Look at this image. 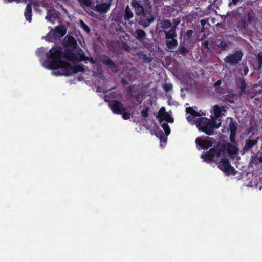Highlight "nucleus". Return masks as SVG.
I'll return each mask as SVG.
<instances>
[{"mask_svg": "<svg viewBox=\"0 0 262 262\" xmlns=\"http://www.w3.org/2000/svg\"><path fill=\"white\" fill-rule=\"evenodd\" d=\"M55 53L56 59H47V63L48 68L51 70H56L53 72L56 76L61 75L69 76L72 75V69L71 64L61 60V52H58Z\"/></svg>", "mask_w": 262, "mask_h": 262, "instance_id": "1", "label": "nucleus"}, {"mask_svg": "<svg viewBox=\"0 0 262 262\" xmlns=\"http://www.w3.org/2000/svg\"><path fill=\"white\" fill-rule=\"evenodd\" d=\"M58 52H61V60L62 58L67 59L68 61L72 62H76L78 60V56L73 53L72 50L67 49L64 52L61 48L59 47L54 46L50 49L49 52L46 54L47 59L54 58L56 59L55 53Z\"/></svg>", "mask_w": 262, "mask_h": 262, "instance_id": "2", "label": "nucleus"}, {"mask_svg": "<svg viewBox=\"0 0 262 262\" xmlns=\"http://www.w3.org/2000/svg\"><path fill=\"white\" fill-rule=\"evenodd\" d=\"M127 95L132 100L133 104L137 106L140 104L143 99L144 95L136 85H130L126 88Z\"/></svg>", "mask_w": 262, "mask_h": 262, "instance_id": "3", "label": "nucleus"}, {"mask_svg": "<svg viewBox=\"0 0 262 262\" xmlns=\"http://www.w3.org/2000/svg\"><path fill=\"white\" fill-rule=\"evenodd\" d=\"M51 31L46 36V40L48 41H52L57 37L60 38L64 36L67 33V29L63 25L56 26L54 29L51 27Z\"/></svg>", "mask_w": 262, "mask_h": 262, "instance_id": "4", "label": "nucleus"}, {"mask_svg": "<svg viewBox=\"0 0 262 262\" xmlns=\"http://www.w3.org/2000/svg\"><path fill=\"white\" fill-rule=\"evenodd\" d=\"M244 55L241 50H237L233 54H229L224 59L225 62L230 65L235 66L241 61Z\"/></svg>", "mask_w": 262, "mask_h": 262, "instance_id": "5", "label": "nucleus"}, {"mask_svg": "<svg viewBox=\"0 0 262 262\" xmlns=\"http://www.w3.org/2000/svg\"><path fill=\"white\" fill-rule=\"evenodd\" d=\"M218 167L222 171L227 174H235V169L230 164L228 159L227 158H222L218 163Z\"/></svg>", "mask_w": 262, "mask_h": 262, "instance_id": "6", "label": "nucleus"}, {"mask_svg": "<svg viewBox=\"0 0 262 262\" xmlns=\"http://www.w3.org/2000/svg\"><path fill=\"white\" fill-rule=\"evenodd\" d=\"M138 17H139L138 21V24L144 28L149 27L150 24L154 20V17L152 15L147 11Z\"/></svg>", "mask_w": 262, "mask_h": 262, "instance_id": "7", "label": "nucleus"}, {"mask_svg": "<svg viewBox=\"0 0 262 262\" xmlns=\"http://www.w3.org/2000/svg\"><path fill=\"white\" fill-rule=\"evenodd\" d=\"M148 0H132L131 6L134 8L136 15L138 16L146 11L144 6L148 4Z\"/></svg>", "mask_w": 262, "mask_h": 262, "instance_id": "8", "label": "nucleus"}, {"mask_svg": "<svg viewBox=\"0 0 262 262\" xmlns=\"http://www.w3.org/2000/svg\"><path fill=\"white\" fill-rule=\"evenodd\" d=\"M229 128L230 130L229 139L231 143L237 144V141L236 140V136L238 129V124L235 120L233 118L230 119V121L229 125Z\"/></svg>", "mask_w": 262, "mask_h": 262, "instance_id": "9", "label": "nucleus"}, {"mask_svg": "<svg viewBox=\"0 0 262 262\" xmlns=\"http://www.w3.org/2000/svg\"><path fill=\"white\" fill-rule=\"evenodd\" d=\"M111 3L108 1L105 3H101L92 5L91 9L100 14H106L110 9Z\"/></svg>", "mask_w": 262, "mask_h": 262, "instance_id": "10", "label": "nucleus"}, {"mask_svg": "<svg viewBox=\"0 0 262 262\" xmlns=\"http://www.w3.org/2000/svg\"><path fill=\"white\" fill-rule=\"evenodd\" d=\"M108 106L113 113L121 114L122 111L125 110V107L119 100H113L108 102Z\"/></svg>", "mask_w": 262, "mask_h": 262, "instance_id": "11", "label": "nucleus"}, {"mask_svg": "<svg viewBox=\"0 0 262 262\" xmlns=\"http://www.w3.org/2000/svg\"><path fill=\"white\" fill-rule=\"evenodd\" d=\"M157 118L159 119L160 123H162L164 120L168 123H173L174 121L173 118L166 112L164 107H162L160 109Z\"/></svg>", "mask_w": 262, "mask_h": 262, "instance_id": "12", "label": "nucleus"}, {"mask_svg": "<svg viewBox=\"0 0 262 262\" xmlns=\"http://www.w3.org/2000/svg\"><path fill=\"white\" fill-rule=\"evenodd\" d=\"M195 143L198 146H200L201 149H208L212 146V141L211 138L207 137V139H203L201 137L196 138Z\"/></svg>", "mask_w": 262, "mask_h": 262, "instance_id": "13", "label": "nucleus"}, {"mask_svg": "<svg viewBox=\"0 0 262 262\" xmlns=\"http://www.w3.org/2000/svg\"><path fill=\"white\" fill-rule=\"evenodd\" d=\"M101 61L103 65L107 66L112 72L117 73L118 71L117 65L108 56L103 55L101 57Z\"/></svg>", "mask_w": 262, "mask_h": 262, "instance_id": "14", "label": "nucleus"}, {"mask_svg": "<svg viewBox=\"0 0 262 262\" xmlns=\"http://www.w3.org/2000/svg\"><path fill=\"white\" fill-rule=\"evenodd\" d=\"M220 124L216 125L215 121H211L208 123V124H205L201 131L205 133L207 135L210 136L213 134L215 128H217L220 126Z\"/></svg>", "mask_w": 262, "mask_h": 262, "instance_id": "15", "label": "nucleus"}, {"mask_svg": "<svg viewBox=\"0 0 262 262\" xmlns=\"http://www.w3.org/2000/svg\"><path fill=\"white\" fill-rule=\"evenodd\" d=\"M248 24L246 19L242 18L236 24L235 27L236 28V31L238 30L242 35H246L248 33Z\"/></svg>", "mask_w": 262, "mask_h": 262, "instance_id": "16", "label": "nucleus"}, {"mask_svg": "<svg viewBox=\"0 0 262 262\" xmlns=\"http://www.w3.org/2000/svg\"><path fill=\"white\" fill-rule=\"evenodd\" d=\"M60 12L55 9H47V15L45 18L48 21L54 24L55 20L59 17Z\"/></svg>", "mask_w": 262, "mask_h": 262, "instance_id": "17", "label": "nucleus"}, {"mask_svg": "<svg viewBox=\"0 0 262 262\" xmlns=\"http://www.w3.org/2000/svg\"><path fill=\"white\" fill-rule=\"evenodd\" d=\"M258 142V139H246L245 141V144L243 148V149L241 151V153L242 155H244L245 153L248 152L251 149H252V147L256 145Z\"/></svg>", "mask_w": 262, "mask_h": 262, "instance_id": "18", "label": "nucleus"}, {"mask_svg": "<svg viewBox=\"0 0 262 262\" xmlns=\"http://www.w3.org/2000/svg\"><path fill=\"white\" fill-rule=\"evenodd\" d=\"M132 35L138 41L144 43V41L146 39L147 35L145 32L140 28L137 29L132 33Z\"/></svg>", "mask_w": 262, "mask_h": 262, "instance_id": "19", "label": "nucleus"}, {"mask_svg": "<svg viewBox=\"0 0 262 262\" xmlns=\"http://www.w3.org/2000/svg\"><path fill=\"white\" fill-rule=\"evenodd\" d=\"M134 17V13L130 8L129 5H127L124 10V13L123 14V17L122 16L118 17L117 20L121 21L123 18L125 22L129 21L130 19Z\"/></svg>", "mask_w": 262, "mask_h": 262, "instance_id": "20", "label": "nucleus"}, {"mask_svg": "<svg viewBox=\"0 0 262 262\" xmlns=\"http://www.w3.org/2000/svg\"><path fill=\"white\" fill-rule=\"evenodd\" d=\"M214 149L211 148L208 151L205 152L201 155V158L207 163H211L214 161V159L215 158L214 156Z\"/></svg>", "mask_w": 262, "mask_h": 262, "instance_id": "21", "label": "nucleus"}, {"mask_svg": "<svg viewBox=\"0 0 262 262\" xmlns=\"http://www.w3.org/2000/svg\"><path fill=\"white\" fill-rule=\"evenodd\" d=\"M224 145L226 147V150L229 155L233 156L238 154L239 149L236 145L231 143H227L224 144Z\"/></svg>", "mask_w": 262, "mask_h": 262, "instance_id": "22", "label": "nucleus"}, {"mask_svg": "<svg viewBox=\"0 0 262 262\" xmlns=\"http://www.w3.org/2000/svg\"><path fill=\"white\" fill-rule=\"evenodd\" d=\"M214 149V156L216 158V161H218V158L221 156L222 154L224 155L226 151V147L224 145V144H222L218 147L216 148H212Z\"/></svg>", "mask_w": 262, "mask_h": 262, "instance_id": "23", "label": "nucleus"}, {"mask_svg": "<svg viewBox=\"0 0 262 262\" xmlns=\"http://www.w3.org/2000/svg\"><path fill=\"white\" fill-rule=\"evenodd\" d=\"M163 32L165 34L166 39L176 38L177 36L176 30H175L174 28H171L168 31L164 30Z\"/></svg>", "mask_w": 262, "mask_h": 262, "instance_id": "24", "label": "nucleus"}, {"mask_svg": "<svg viewBox=\"0 0 262 262\" xmlns=\"http://www.w3.org/2000/svg\"><path fill=\"white\" fill-rule=\"evenodd\" d=\"M165 44L167 48L171 50L174 49L178 46V42L176 38L166 39Z\"/></svg>", "mask_w": 262, "mask_h": 262, "instance_id": "25", "label": "nucleus"}, {"mask_svg": "<svg viewBox=\"0 0 262 262\" xmlns=\"http://www.w3.org/2000/svg\"><path fill=\"white\" fill-rule=\"evenodd\" d=\"M32 6L30 4H28L26 6L24 16L27 20L31 22L32 20Z\"/></svg>", "mask_w": 262, "mask_h": 262, "instance_id": "26", "label": "nucleus"}, {"mask_svg": "<svg viewBox=\"0 0 262 262\" xmlns=\"http://www.w3.org/2000/svg\"><path fill=\"white\" fill-rule=\"evenodd\" d=\"M211 120L208 119L207 118H199L197 120V126L199 129L201 130L202 128L204 127L205 124H208V123L210 122Z\"/></svg>", "mask_w": 262, "mask_h": 262, "instance_id": "27", "label": "nucleus"}, {"mask_svg": "<svg viewBox=\"0 0 262 262\" xmlns=\"http://www.w3.org/2000/svg\"><path fill=\"white\" fill-rule=\"evenodd\" d=\"M186 112L187 113H189L191 116V118H190V116H188L187 117L188 120H191L192 118H194L196 117H200L201 116L200 114L193 110L192 107H188L186 108Z\"/></svg>", "mask_w": 262, "mask_h": 262, "instance_id": "28", "label": "nucleus"}, {"mask_svg": "<svg viewBox=\"0 0 262 262\" xmlns=\"http://www.w3.org/2000/svg\"><path fill=\"white\" fill-rule=\"evenodd\" d=\"M178 53L179 54H181L184 56H186L187 54H189V50L186 47H185L184 43H181L179 50L178 51Z\"/></svg>", "mask_w": 262, "mask_h": 262, "instance_id": "29", "label": "nucleus"}, {"mask_svg": "<svg viewBox=\"0 0 262 262\" xmlns=\"http://www.w3.org/2000/svg\"><path fill=\"white\" fill-rule=\"evenodd\" d=\"M160 24L161 25V27L164 30H166L169 28H172V23H171L170 20L168 19H164L162 20Z\"/></svg>", "mask_w": 262, "mask_h": 262, "instance_id": "30", "label": "nucleus"}, {"mask_svg": "<svg viewBox=\"0 0 262 262\" xmlns=\"http://www.w3.org/2000/svg\"><path fill=\"white\" fill-rule=\"evenodd\" d=\"M72 74H77L78 72H83L84 71V67L83 65L77 64L74 66H72Z\"/></svg>", "mask_w": 262, "mask_h": 262, "instance_id": "31", "label": "nucleus"}, {"mask_svg": "<svg viewBox=\"0 0 262 262\" xmlns=\"http://www.w3.org/2000/svg\"><path fill=\"white\" fill-rule=\"evenodd\" d=\"M240 82V94H244L246 93V89L247 84L243 77L239 79Z\"/></svg>", "mask_w": 262, "mask_h": 262, "instance_id": "32", "label": "nucleus"}, {"mask_svg": "<svg viewBox=\"0 0 262 262\" xmlns=\"http://www.w3.org/2000/svg\"><path fill=\"white\" fill-rule=\"evenodd\" d=\"M67 44L69 47H70L71 48V49H74L76 47L77 42L73 37H70L69 38L67 42Z\"/></svg>", "mask_w": 262, "mask_h": 262, "instance_id": "33", "label": "nucleus"}, {"mask_svg": "<svg viewBox=\"0 0 262 262\" xmlns=\"http://www.w3.org/2000/svg\"><path fill=\"white\" fill-rule=\"evenodd\" d=\"M214 115L216 118L220 117L221 116L222 110L221 108L217 105H215L213 107Z\"/></svg>", "mask_w": 262, "mask_h": 262, "instance_id": "34", "label": "nucleus"}, {"mask_svg": "<svg viewBox=\"0 0 262 262\" xmlns=\"http://www.w3.org/2000/svg\"><path fill=\"white\" fill-rule=\"evenodd\" d=\"M120 115H122V118L124 119V120H128L129 119H130V118L132 116V115L130 113H129L127 111V108L125 107V110L124 111H122V113H121Z\"/></svg>", "mask_w": 262, "mask_h": 262, "instance_id": "35", "label": "nucleus"}, {"mask_svg": "<svg viewBox=\"0 0 262 262\" xmlns=\"http://www.w3.org/2000/svg\"><path fill=\"white\" fill-rule=\"evenodd\" d=\"M80 27L87 33H90V29L89 26L82 20H80Z\"/></svg>", "mask_w": 262, "mask_h": 262, "instance_id": "36", "label": "nucleus"}, {"mask_svg": "<svg viewBox=\"0 0 262 262\" xmlns=\"http://www.w3.org/2000/svg\"><path fill=\"white\" fill-rule=\"evenodd\" d=\"M193 33L194 32L192 30H187L183 36L184 39L186 40H189L192 37Z\"/></svg>", "mask_w": 262, "mask_h": 262, "instance_id": "37", "label": "nucleus"}, {"mask_svg": "<svg viewBox=\"0 0 262 262\" xmlns=\"http://www.w3.org/2000/svg\"><path fill=\"white\" fill-rule=\"evenodd\" d=\"M256 59L258 61L257 69H260L262 67V52H259L257 54Z\"/></svg>", "mask_w": 262, "mask_h": 262, "instance_id": "38", "label": "nucleus"}, {"mask_svg": "<svg viewBox=\"0 0 262 262\" xmlns=\"http://www.w3.org/2000/svg\"><path fill=\"white\" fill-rule=\"evenodd\" d=\"M217 46L223 51L226 50L228 47L227 43L224 41H221L220 43H216Z\"/></svg>", "mask_w": 262, "mask_h": 262, "instance_id": "39", "label": "nucleus"}, {"mask_svg": "<svg viewBox=\"0 0 262 262\" xmlns=\"http://www.w3.org/2000/svg\"><path fill=\"white\" fill-rule=\"evenodd\" d=\"M162 127L164 129L166 136H168L170 133V129L169 125L167 123H163Z\"/></svg>", "mask_w": 262, "mask_h": 262, "instance_id": "40", "label": "nucleus"}, {"mask_svg": "<svg viewBox=\"0 0 262 262\" xmlns=\"http://www.w3.org/2000/svg\"><path fill=\"white\" fill-rule=\"evenodd\" d=\"M149 109V107L146 106L141 111V115L143 118H146L148 116Z\"/></svg>", "mask_w": 262, "mask_h": 262, "instance_id": "41", "label": "nucleus"}, {"mask_svg": "<svg viewBox=\"0 0 262 262\" xmlns=\"http://www.w3.org/2000/svg\"><path fill=\"white\" fill-rule=\"evenodd\" d=\"M141 60L144 63H149L151 62L152 58L150 56H148L146 54L142 55Z\"/></svg>", "mask_w": 262, "mask_h": 262, "instance_id": "42", "label": "nucleus"}, {"mask_svg": "<svg viewBox=\"0 0 262 262\" xmlns=\"http://www.w3.org/2000/svg\"><path fill=\"white\" fill-rule=\"evenodd\" d=\"M78 56V60H76V62H80L82 61H86L88 60V57H86L84 53L82 52L81 53H79Z\"/></svg>", "mask_w": 262, "mask_h": 262, "instance_id": "43", "label": "nucleus"}, {"mask_svg": "<svg viewBox=\"0 0 262 262\" xmlns=\"http://www.w3.org/2000/svg\"><path fill=\"white\" fill-rule=\"evenodd\" d=\"M122 49L124 51H126L128 52H130L131 51L132 48L130 46L126 43V42H122L121 44Z\"/></svg>", "mask_w": 262, "mask_h": 262, "instance_id": "44", "label": "nucleus"}, {"mask_svg": "<svg viewBox=\"0 0 262 262\" xmlns=\"http://www.w3.org/2000/svg\"><path fill=\"white\" fill-rule=\"evenodd\" d=\"M57 8L61 9L63 12L67 16L69 17V12L67 9H66L62 4L58 3V6H56Z\"/></svg>", "mask_w": 262, "mask_h": 262, "instance_id": "45", "label": "nucleus"}, {"mask_svg": "<svg viewBox=\"0 0 262 262\" xmlns=\"http://www.w3.org/2000/svg\"><path fill=\"white\" fill-rule=\"evenodd\" d=\"M163 88L166 92H168L172 89V85L171 84H165L164 85Z\"/></svg>", "mask_w": 262, "mask_h": 262, "instance_id": "46", "label": "nucleus"}, {"mask_svg": "<svg viewBox=\"0 0 262 262\" xmlns=\"http://www.w3.org/2000/svg\"><path fill=\"white\" fill-rule=\"evenodd\" d=\"M202 46H203L207 49H209L210 48L209 42L208 40H205L202 42Z\"/></svg>", "mask_w": 262, "mask_h": 262, "instance_id": "47", "label": "nucleus"}, {"mask_svg": "<svg viewBox=\"0 0 262 262\" xmlns=\"http://www.w3.org/2000/svg\"><path fill=\"white\" fill-rule=\"evenodd\" d=\"M83 2L88 7L92 6L91 0H83Z\"/></svg>", "mask_w": 262, "mask_h": 262, "instance_id": "48", "label": "nucleus"}, {"mask_svg": "<svg viewBox=\"0 0 262 262\" xmlns=\"http://www.w3.org/2000/svg\"><path fill=\"white\" fill-rule=\"evenodd\" d=\"M200 22H201V27H202V32H203L204 26L206 24L207 22H206V20L205 19H202Z\"/></svg>", "mask_w": 262, "mask_h": 262, "instance_id": "49", "label": "nucleus"}, {"mask_svg": "<svg viewBox=\"0 0 262 262\" xmlns=\"http://www.w3.org/2000/svg\"><path fill=\"white\" fill-rule=\"evenodd\" d=\"M243 72H244V75L245 76L248 74V73L249 72V69L247 66H245L243 67Z\"/></svg>", "mask_w": 262, "mask_h": 262, "instance_id": "50", "label": "nucleus"}, {"mask_svg": "<svg viewBox=\"0 0 262 262\" xmlns=\"http://www.w3.org/2000/svg\"><path fill=\"white\" fill-rule=\"evenodd\" d=\"M221 83H222L221 80L219 79L214 84V86L215 87L219 86L221 84Z\"/></svg>", "mask_w": 262, "mask_h": 262, "instance_id": "51", "label": "nucleus"}, {"mask_svg": "<svg viewBox=\"0 0 262 262\" xmlns=\"http://www.w3.org/2000/svg\"><path fill=\"white\" fill-rule=\"evenodd\" d=\"M179 21L174 20V25L173 26H172V28H174V29L176 30V28L177 26L179 25Z\"/></svg>", "mask_w": 262, "mask_h": 262, "instance_id": "52", "label": "nucleus"}, {"mask_svg": "<svg viewBox=\"0 0 262 262\" xmlns=\"http://www.w3.org/2000/svg\"><path fill=\"white\" fill-rule=\"evenodd\" d=\"M240 0H232V2L229 3V5H231L232 4L235 5Z\"/></svg>", "mask_w": 262, "mask_h": 262, "instance_id": "53", "label": "nucleus"}, {"mask_svg": "<svg viewBox=\"0 0 262 262\" xmlns=\"http://www.w3.org/2000/svg\"><path fill=\"white\" fill-rule=\"evenodd\" d=\"M121 83L124 85L128 84V82L125 79H122L121 80Z\"/></svg>", "mask_w": 262, "mask_h": 262, "instance_id": "54", "label": "nucleus"}, {"mask_svg": "<svg viewBox=\"0 0 262 262\" xmlns=\"http://www.w3.org/2000/svg\"><path fill=\"white\" fill-rule=\"evenodd\" d=\"M220 107L221 108V110H222V112L225 113L226 112V107L225 106H221Z\"/></svg>", "mask_w": 262, "mask_h": 262, "instance_id": "55", "label": "nucleus"}, {"mask_svg": "<svg viewBox=\"0 0 262 262\" xmlns=\"http://www.w3.org/2000/svg\"><path fill=\"white\" fill-rule=\"evenodd\" d=\"M258 160L259 162H260V163H262V156H260L258 158Z\"/></svg>", "mask_w": 262, "mask_h": 262, "instance_id": "56", "label": "nucleus"}, {"mask_svg": "<svg viewBox=\"0 0 262 262\" xmlns=\"http://www.w3.org/2000/svg\"><path fill=\"white\" fill-rule=\"evenodd\" d=\"M90 62L92 63H95V61L94 60H93V58H91L90 60Z\"/></svg>", "mask_w": 262, "mask_h": 262, "instance_id": "57", "label": "nucleus"}, {"mask_svg": "<svg viewBox=\"0 0 262 262\" xmlns=\"http://www.w3.org/2000/svg\"><path fill=\"white\" fill-rule=\"evenodd\" d=\"M251 19H251V17L250 16H248V20L249 23H251Z\"/></svg>", "mask_w": 262, "mask_h": 262, "instance_id": "58", "label": "nucleus"}, {"mask_svg": "<svg viewBox=\"0 0 262 262\" xmlns=\"http://www.w3.org/2000/svg\"><path fill=\"white\" fill-rule=\"evenodd\" d=\"M255 161V160L254 161H253V160H252V162H253V163H256V161Z\"/></svg>", "mask_w": 262, "mask_h": 262, "instance_id": "59", "label": "nucleus"}, {"mask_svg": "<svg viewBox=\"0 0 262 262\" xmlns=\"http://www.w3.org/2000/svg\"><path fill=\"white\" fill-rule=\"evenodd\" d=\"M112 1H113V0H108V1H109L110 2H111V3H112Z\"/></svg>", "mask_w": 262, "mask_h": 262, "instance_id": "60", "label": "nucleus"}]
</instances>
